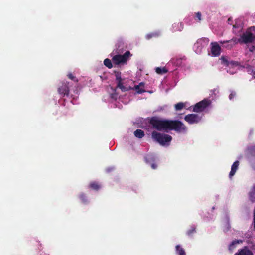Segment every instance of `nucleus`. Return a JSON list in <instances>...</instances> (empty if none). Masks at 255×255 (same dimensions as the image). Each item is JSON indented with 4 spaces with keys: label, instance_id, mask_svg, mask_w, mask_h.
Listing matches in <instances>:
<instances>
[{
    "label": "nucleus",
    "instance_id": "f257e3e1",
    "mask_svg": "<svg viewBox=\"0 0 255 255\" xmlns=\"http://www.w3.org/2000/svg\"><path fill=\"white\" fill-rule=\"evenodd\" d=\"M153 128L160 131L168 132L174 130L177 133L184 132L187 130L186 126L180 121L160 119L157 117H151L149 121Z\"/></svg>",
    "mask_w": 255,
    "mask_h": 255
},
{
    "label": "nucleus",
    "instance_id": "f03ea898",
    "mask_svg": "<svg viewBox=\"0 0 255 255\" xmlns=\"http://www.w3.org/2000/svg\"><path fill=\"white\" fill-rule=\"evenodd\" d=\"M152 139L159 143L162 146H168L172 139V137L169 134L158 132L153 131L151 133Z\"/></svg>",
    "mask_w": 255,
    "mask_h": 255
},
{
    "label": "nucleus",
    "instance_id": "7ed1b4c3",
    "mask_svg": "<svg viewBox=\"0 0 255 255\" xmlns=\"http://www.w3.org/2000/svg\"><path fill=\"white\" fill-rule=\"evenodd\" d=\"M132 55L130 51H127L123 55L117 54L113 57L112 60L115 65L126 63Z\"/></svg>",
    "mask_w": 255,
    "mask_h": 255
},
{
    "label": "nucleus",
    "instance_id": "20e7f679",
    "mask_svg": "<svg viewBox=\"0 0 255 255\" xmlns=\"http://www.w3.org/2000/svg\"><path fill=\"white\" fill-rule=\"evenodd\" d=\"M239 66L238 62L231 61H228L224 57V69L228 73L233 74L236 72L237 67Z\"/></svg>",
    "mask_w": 255,
    "mask_h": 255
},
{
    "label": "nucleus",
    "instance_id": "39448f33",
    "mask_svg": "<svg viewBox=\"0 0 255 255\" xmlns=\"http://www.w3.org/2000/svg\"><path fill=\"white\" fill-rule=\"evenodd\" d=\"M211 104V101L207 99H204L196 103L193 107V111L199 113L204 111Z\"/></svg>",
    "mask_w": 255,
    "mask_h": 255
},
{
    "label": "nucleus",
    "instance_id": "423d86ee",
    "mask_svg": "<svg viewBox=\"0 0 255 255\" xmlns=\"http://www.w3.org/2000/svg\"><path fill=\"white\" fill-rule=\"evenodd\" d=\"M115 79L117 82V88H119L122 92H126L130 89V87H128L123 85V79L121 77V72L120 71H114Z\"/></svg>",
    "mask_w": 255,
    "mask_h": 255
},
{
    "label": "nucleus",
    "instance_id": "0eeeda50",
    "mask_svg": "<svg viewBox=\"0 0 255 255\" xmlns=\"http://www.w3.org/2000/svg\"><path fill=\"white\" fill-rule=\"evenodd\" d=\"M255 39V36L251 32L247 31L241 36L238 41L240 43L247 44L253 42Z\"/></svg>",
    "mask_w": 255,
    "mask_h": 255
},
{
    "label": "nucleus",
    "instance_id": "6e6552de",
    "mask_svg": "<svg viewBox=\"0 0 255 255\" xmlns=\"http://www.w3.org/2000/svg\"><path fill=\"white\" fill-rule=\"evenodd\" d=\"M202 119V116H200L196 114H189L186 115L184 120L189 124H194L199 123Z\"/></svg>",
    "mask_w": 255,
    "mask_h": 255
},
{
    "label": "nucleus",
    "instance_id": "1a4fd4ad",
    "mask_svg": "<svg viewBox=\"0 0 255 255\" xmlns=\"http://www.w3.org/2000/svg\"><path fill=\"white\" fill-rule=\"evenodd\" d=\"M211 55L214 57L218 56L221 53V48L217 42H214L211 43Z\"/></svg>",
    "mask_w": 255,
    "mask_h": 255
},
{
    "label": "nucleus",
    "instance_id": "9d476101",
    "mask_svg": "<svg viewBox=\"0 0 255 255\" xmlns=\"http://www.w3.org/2000/svg\"><path fill=\"white\" fill-rule=\"evenodd\" d=\"M58 91L59 94L68 96L69 92L68 83L63 84L62 86L58 88Z\"/></svg>",
    "mask_w": 255,
    "mask_h": 255
},
{
    "label": "nucleus",
    "instance_id": "9b49d317",
    "mask_svg": "<svg viewBox=\"0 0 255 255\" xmlns=\"http://www.w3.org/2000/svg\"><path fill=\"white\" fill-rule=\"evenodd\" d=\"M233 32L235 33L239 32L243 28L242 22L240 20L237 19L234 24H233Z\"/></svg>",
    "mask_w": 255,
    "mask_h": 255
},
{
    "label": "nucleus",
    "instance_id": "f8f14e48",
    "mask_svg": "<svg viewBox=\"0 0 255 255\" xmlns=\"http://www.w3.org/2000/svg\"><path fill=\"white\" fill-rule=\"evenodd\" d=\"M234 255H253L252 252L247 246L238 251Z\"/></svg>",
    "mask_w": 255,
    "mask_h": 255
},
{
    "label": "nucleus",
    "instance_id": "ddd939ff",
    "mask_svg": "<svg viewBox=\"0 0 255 255\" xmlns=\"http://www.w3.org/2000/svg\"><path fill=\"white\" fill-rule=\"evenodd\" d=\"M183 29V24L180 22H177L172 24L171 30L173 32H174L177 31H181Z\"/></svg>",
    "mask_w": 255,
    "mask_h": 255
},
{
    "label": "nucleus",
    "instance_id": "4468645a",
    "mask_svg": "<svg viewBox=\"0 0 255 255\" xmlns=\"http://www.w3.org/2000/svg\"><path fill=\"white\" fill-rule=\"evenodd\" d=\"M239 165V161H235L232 165L231 170L229 173V177L231 178L233 176H234L237 170L238 167Z\"/></svg>",
    "mask_w": 255,
    "mask_h": 255
},
{
    "label": "nucleus",
    "instance_id": "2eb2a0df",
    "mask_svg": "<svg viewBox=\"0 0 255 255\" xmlns=\"http://www.w3.org/2000/svg\"><path fill=\"white\" fill-rule=\"evenodd\" d=\"M160 35H161V33L159 31H154V32L147 34L145 35V38L147 40H150L151 38H158L160 36Z\"/></svg>",
    "mask_w": 255,
    "mask_h": 255
},
{
    "label": "nucleus",
    "instance_id": "dca6fc26",
    "mask_svg": "<svg viewBox=\"0 0 255 255\" xmlns=\"http://www.w3.org/2000/svg\"><path fill=\"white\" fill-rule=\"evenodd\" d=\"M144 86V83L143 82H140L138 85H135L134 88L138 94H141L146 91L143 88Z\"/></svg>",
    "mask_w": 255,
    "mask_h": 255
},
{
    "label": "nucleus",
    "instance_id": "f3484780",
    "mask_svg": "<svg viewBox=\"0 0 255 255\" xmlns=\"http://www.w3.org/2000/svg\"><path fill=\"white\" fill-rule=\"evenodd\" d=\"M89 187L92 190L97 191L100 188L101 186L98 182L93 181L89 184Z\"/></svg>",
    "mask_w": 255,
    "mask_h": 255
},
{
    "label": "nucleus",
    "instance_id": "a211bd4d",
    "mask_svg": "<svg viewBox=\"0 0 255 255\" xmlns=\"http://www.w3.org/2000/svg\"><path fill=\"white\" fill-rule=\"evenodd\" d=\"M134 135L136 137L140 139L144 136L145 134L142 130L138 129L134 132Z\"/></svg>",
    "mask_w": 255,
    "mask_h": 255
},
{
    "label": "nucleus",
    "instance_id": "6ab92c4d",
    "mask_svg": "<svg viewBox=\"0 0 255 255\" xmlns=\"http://www.w3.org/2000/svg\"><path fill=\"white\" fill-rule=\"evenodd\" d=\"M155 72L160 75H163L168 72V70L166 67H156L155 68Z\"/></svg>",
    "mask_w": 255,
    "mask_h": 255
},
{
    "label": "nucleus",
    "instance_id": "aec40b11",
    "mask_svg": "<svg viewBox=\"0 0 255 255\" xmlns=\"http://www.w3.org/2000/svg\"><path fill=\"white\" fill-rule=\"evenodd\" d=\"M176 253L179 255H186V253L184 250L181 248L180 245H178L176 246Z\"/></svg>",
    "mask_w": 255,
    "mask_h": 255
},
{
    "label": "nucleus",
    "instance_id": "412c9836",
    "mask_svg": "<svg viewBox=\"0 0 255 255\" xmlns=\"http://www.w3.org/2000/svg\"><path fill=\"white\" fill-rule=\"evenodd\" d=\"M241 240H235L233 241L229 246V250L230 251L233 250L235 248V245L237 244L241 243Z\"/></svg>",
    "mask_w": 255,
    "mask_h": 255
},
{
    "label": "nucleus",
    "instance_id": "4be33fe9",
    "mask_svg": "<svg viewBox=\"0 0 255 255\" xmlns=\"http://www.w3.org/2000/svg\"><path fill=\"white\" fill-rule=\"evenodd\" d=\"M104 64L109 69L112 68L113 67L111 60L108 58H106L104 60Z\"/></svg>",
    "mask_w": 255,
    "mask_h": 255
},
{
    "label": "nucleus",
    "instance_id": "5701e85b",
    "mask_svg": "<svg viewBox=\"0 0 255 255\" xmlns=\"http://www.w3.org/2000/svg\"><path fill=\"white\" fill-rule=\"evenodd\" d=\"M79 198L81 200L82 202L84 204H86L88 203V199L86 195L84 193H81L79 195Z\"/></svg>",
    "mask_w": 255,
    "mask_h": 255
},
{
    "label": "nucleus",
    "instance_id": "b1692460",
    "mask_svg": "<svg viewBox=\"0 0 255 255\" xmlns=\"http://www.w3.org/2000/svg\"><path fill=\"white\" fill-rule=\"evenodd\" d=\"M184 106H185V105L183 103L179 102L175 105V108L176 111H179V110H181V109H182Z\"/></svg>",
    "mask_w": 255,
    "mask_h": 255
},
{
    "label": "nucleus",
    "instance_id": "393cba45",
    "mask_svg": "<svg viewBox=\"0 0 255 255\" xmlns=\"http://www.w3.org/2000/svg\"><path fill=\"white\" fill-rule=\"evenodd\" d=\"M196 232V227L194 226H191L190 229L187 231V235L191 236L193 233Z\"/></svg>",
    "mask_w": 255,
    "mask_h": 255
},
{
    "label": "nucleus",
    "instance_id": "a878e982",
    "mask_svg": "<svg viewBox=\"0 0 255 255\" xmlns=\"http://www.w3.org/2000/svg\"><path fill=\"white\" fill-rule=\"evenodd\" d=\"M202 14L200 12H197L195 13V15L194 16V19L197 22H200L201 20Z\"/></svg>",
    "mask_w": 255,
    "mask_h": 255
},
{
    "label": "nucleus",
    "instance_id": "bb28decb",
    "mask_svg": "<svg viewBox=\"0 0 255 255\" xmlns=\"http://www.w3.org/2000/svg\"><path fill=\"white\" fill-rule=\"evenodd\" d=\"M250 199L253 202H255V186L254 190L250 194Z\"/></svg>",
    "mask_w": 255,
    "mask_h": 255
},
{
    "label": "nucleus",
    "instance_id": "cd10ccee",
    "mask_svg": "<svg viewBox=\"0 0 255 255\" xmlns=\"http://www.w3.org/2000/svg\"><path fill=\"white\" fill-rule=\"evenodd\" d=\"M145 161L147 163H150L151 161H155V158L151 155H148L145 158Z\"/></svg>",
    "mask_w": 255,
    "mask_h": 255
},
{
    "label": "nucleus",
    "instance_id": "c85d7f7f",
    "mask_svg": "<svg viewBox=\"0 0 255 255\" xmlns=\"http://www.w3.org/2000/svg\"><path fill=\"white\" fill-rule=\"evenodd\" d=\"M67 76L70 79L73 80V81L75 82H78V79L76 77L74 76L72 73H69L67 75Z\"/></svg>",
    "mask_w": 255,
    "mask_h": 255
},
{
    "label": "nucleus",
    "instance_id": "c756f323",
    "mask_svg": "<svg viewBox=\"0 0 255 255\" xmlns=\"http://www.w3.org/2000/svg\"><path fill=\"white\" fill-rule=\"evenodd\" d=\"M236 96V93L234 91H232L229 96L230 100H233L234 97Z\"/></svg>",
    "mask_w": 255,
    "mask_h": 255
},
{
    "label": "nucleus",
    "instance_id": "7c9ffc66",
    "mask_svg": "<svg viewBox=\"0 0 255 255\" xmlns=\"http://www.w3.org/2000/svg\"><path fill=\"white\" fill-rule=\"evenodd\" d=\"M228 23L229 24H230L231 25H232L233 24V19L231 17H230L228 19Z\"/></svg>",
    "mask_w": 255,
    "mask_h": 255
},
{
    "label": "nucleus",
    "instance_id": "2f4dec72",
    "mask_svg": "<svg viewBox=\"0 0 255 255\" xmlns=\"http://www.w3.org/2000/svg\"><path fill=\"white\" fill-rule=\"evenodd\" d=\"M151 167L153 169H155L157 168V165L155 163L151 164Z\"/></svg>",
    "mask_w": 255,
    "mask_h": 255
},
{
    "label": "nucleus",
    "instance_id": "473e14b6",
    "mask_svg": "<svg viewBox=\"0 0 255 255\" xmlns=\"http://www.w3.org/2000/svg\"><path fill=\"white\" fill-rule=\"evenodd\" d=\"M254 50H255V46H253L250 49V51L253 52Z\"/></svg>",
    "mask_w": 255,
    "mask_h": 255
},
{
    "label": "nucleus",
    "instance_id": "72a5a7b5",
    "mask_svg": "<svg viewBox=\"0 0 255 255\" xmlns=\"http://www.w3.org/2000/svg\"><path fill=\"white\" fill-rule=\"evenodd\" d=\"M220 59L221 60V62H223V55L221 56Z\"/></svg>",
    "mask_w": 255,
    "mask_h": 255
},
{
    "label": "nucleus",
    "instance_id": "f704fd0d",
    "mask_svg": "<svg viewBox=\"0 0 255 255\" xmlns=\"http://www.w3.org/2000/svg\"><path fill=\"white\" fill-rule=\"evenodd\" d=\"M204 40L205 41H207V42H208V41H209V39H208V38H204Z\"/></svg>",
    "mask_w": 255,
    "mask_h": 255
},
{
    "label": "nucleus",
    "instance_id": "c9c22d12",
    "mask_svg": "<svg viewBox=\"0 0 255 255\" xmlns=\"http://www.w3.org/2000/svg\"><path fill=\"white\" fill-rule=\"evenodd\" d=\"M251 28L255 29V26H253V27H251Z\"/></svg>",
    "mask_w": 255,
    "mask_h": 255
}]
</instances>
